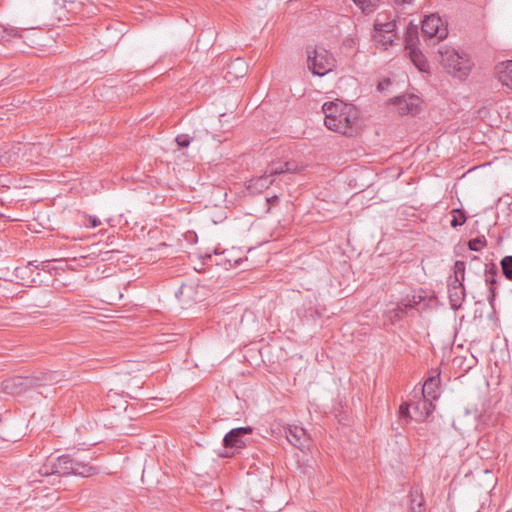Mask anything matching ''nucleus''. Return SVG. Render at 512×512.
<instances>
[{"label":"nucleus","mask_w":512,"mask_h":512,"mask_svg":"<svg viewBox=\"0 0 512 512\" xmlns=\"http://www.w3.org/2000/svg\"><path fill=\"white\" fill-rule=\"evenodd\" d=\"M322 109L325 113L324 124L329 130L343 135L352 134V126L358 117L354 106L342 102H327Z\"/></svg>","instance_id":"1"},{"label":"nucleus","mask_w":512,"mask_h":512,"mask_svg":"<svg viewBox=\"0 0 512 512\" xmlns=\"http://www.w3.org/2000/svg\"><path fill=\"white\" fill-rule=\"evenodd\" d=\"M60 381V374L56 371L35 372L30 376H14L2 382V390L9 395H21L29 390L45 385H52Z\"/></svg>","instance_id":"2"},{"label":"nucleus","mask_w":512,"mask_h":512,"mask_svg":"<svg viewBox=\"0 0 512 512\" xmlns=\"http://www.w3.org/2000/svg\"><path fill=\"white\" fill-rule=\"evenodd\" d=\"M437 54L439 63L449 74L460 79L468 76L473 66L468 54L460 53L453 47L445 44L439 46Z\"/></svg>","instance_id":"3"},{"label":"nucleus","mask_w":512,"mask_h":512,"mask_svg":"<svg viewBox=\"0 0 512 512\" xmlns=\"http://www.w3.org/2000/svg\"><path fill=\"white\" fill-rule=\"evenodd\" d=\"M307 65L314 75L324 76L333 70L335 59L333 55L323 47H308Z\"/></svg>","instance_id":"4"},{"label":"nucleus","mask_w":512,"mask_h":512,"mask_svg":"<svg viewBox=\"0 0 512 512\" xmlns=\"http://www.w3.org/2000/svg\"><path fill=\"white\" fill-rule=\"evenodd\" d=\"M423 299L424 298L421 295H407L397 302L395 307L388 309L385 312L384 317L390 324H394L402 320L404 317L409 316V312L416 308Z\"/></svg>","instance_id":"5"},{"label":"nucleus","mask_w":512,"mask_h":512,"mask_svg":"<svg viewBox=\"0 0 512 512\" xmlns=\"http://www.w3.org/2000/svg\"><path fill=\"white\" fill-rule=\"evenodd\" d=\"M73 471V458L62 455L57 458H48L38 470L40 477H51L54 475H71Z\"/></svg>","instance_id":"6"},{"label":"nucleus","mask_w":512,"mask_h":512,"mask_svg":"<svg viewBox=\"0 0 512 512\" xmlns=\"http://www.w3.org/2000/svg\"><path fill=\"white\" fill-rule=\"evenodd\" d=\"M422 32L429 38L436 37L439 40L448 35L447 27L444 26L441 18L435 14L427 16L422 22Z\"/></svg>","instance_id":"7"},{"label":"nucleus","mask_w":512,"mask_h":512,"mask_svg":"<svg viewBox=\"0 0 512 512\" xmlns=\"http://www.w3.org/2000/svg\"><path fill=\"white\" fill-rule=\"evenodd\" d=\"M252 432L251 427H239L230 430L223 439L224 449H232L234 451L242 449L245 446L243 437Z\"/></svg>","instance_id":"8"},{"label":"nucleus","mask_w":512,"mask_h":512,"mask_svg":"<svg viewBox=\"0 0 512 512\" xmlns=\"http://www.w3.org/2000/svg\"><path fill=\"white\" fill-rule=\"evenodd\" d=\"M39 269V265H34L33 262H28L26 265L16 267L14 275L19 284L23 286H31L37 281L35 274L36 276H39Z\"/></svg>","instance_id":"9"},{"label":"nucleus","mask_w":512,"mask_h":512,"mask_svg":"<svg viewBox=\"0 0 512 512\" xmlns=\"http://www.w3.org/2000/svg\"><path fill=\"white\" fill-rule=\"evenodd\" d=\"M411 30H413V32L416 33L417 28L415 27V28L408 29L409 36L406 38V50L408 51L409 57H410L411 61L413 62V64L420 71H423V72L427 71V69L429 68V65H428V62H427L425 56L423 55V53L420 50L413 47L414 40L410 34Z\"/></svg>","instance_id":"10"},{"label":"nucleus","mask_w":512,"mask_h":512,"mask_svg":"<svg viewBox=\"0 0 512 512\" xmlns=\"http://www.w3.org/2000/svg\"><path fill=\"white\" fill-rule=\"evenodd\" d=\"M420 98L416 95H404L396 97L394 104L397 105L398 110L403 115H416L419 111Z\"/></svg>","instance_id":"11"},{"label":"nucleus","mask_w":512,"mask_h":512,"mask_svg":"<svg viewBox=\"0 0 512 512\" xmlns=\"http://www.w3.org/2000/svg\"><path fill=\"white\" fill-rule=\"evenodd\" d=\"M287 440L296 448L303 451L309 446V437L302 427L293 426L289 427L286 431Z\"/></svg>","instance_id":"12"},{"label":"nucleus","mask_w":512,"mask_h":512,"mask_svg":"<svg viewBox=\"0 0 512 512\" xmlns=\"http://www.w3.org/2000/svg\"><path fill=\"white\" fill-rule=\"evenodd\" d=\"M497 274L498 271L495 265L485 269V283L488 286L490 292L488 301L491 306H493L496 297Z\"/></svg>","instance_id":"13"},{"label":"nucleus","mask_w":512,"mask_h":512,"mask_svg":"<svg viewBox=\"0 0 512 512\" xmlns=\"http://www.w3.org/2000/svg\"><path fill=\"white\" fill-rule=\"evenodd\" d=\"M449 300L452 308H459L465 298L464 284L457 285L456 283H449L448 285Z\"/></svg>","instance_id":"14"},{"label":"nucleus","mask_w":512,"mask_h":512,"mask_svg":"<svg viewBox=\"0 0 512 512\" xmlns=\"http://www.w3.org/2000/svg\"><path fill=\"white\" fill-rule=\"evenodd\" d=\"M496 73L499 81L510 88H512V60L499 63L496 66Z\"/></svg>","instance_id":"15"},{"label":"nucleus","mask_w":512,"mask_h":512,"mask_svg":"<svg viewBox=\"0 0 512 512\" xmlns=\"http://www.w3.org/2000/svg\"><path fill=\"white\" fill-rule=\"evenodd\" d=\"M298 165L294 161H286L284 163H272L268 168L267 172L270 175L277 176L284 173H294L298 171Z\"/></svg>","instance_id":"16"},{"label":"nucleus","mask_w":512,"mask_h":512,"mask_svg":"<svg viewBox=\"0 0 512 512\" xmlns=\"http://www.w3.org/2000/svg\"><path fill=\"white\" fill-rule=\"evenodd\" d=\"M98 472L97 468L84 462L73 459V471L71 475L90 477Z\"/></svg>","instance_id":"17"},{"label":"nucleus","mask_w":512,"mask_h":512,"mask_svg":"<svg viewBox=\"0 0 512 512\" xmlns=\"http://www.w3.org/2000/svg\"><path fill=\"white\" fill-rule=\"evenodd\" d=\"M272 177L273 176L266 170L263 175L250 180L249 188L255 191H262L274 183Z\"/></svg>","instance_id":"18"},{"label":"nucleus","mask_w":512,"mask_h":512,"mask_svg":"<svg viewBox=\"0 0 512 512\" xmlns=\"http://www.w3.org/2000/svg\"><path fill=\"white\" fill-rule=\"evenodd\" d=\"M382 18H385L384 15L379 14L374 22L375 32H381L386 34L396 33V24L395 21H383Z\"/></svg>","instance_id":"19"},{"label":"nucleus","mask_w":512,"mask_h":512,"mask_svg":"<svg viewBox=\"0 0 512 512\" xmlns=\"http://www.w3.org/2000/svg\"><path fill=\"white\" fill-rule=\"evenodd\" d=\"M26 30H18L15 27H7L0 24V41H11L15 38L24 39L23 32Z\"/></svg>","instance_id":"20"},{"label":"nucleus","mask_w":512,"mask_h":512,"mask_svg":"<svg viewBox=\"0 0 512 512\" xmlns=\"http://www.w3.org/2000/svg\"><path fill=\"white\" fill-rule=\"evenodd\" d=\"M438 385H439V379L437 377L428 378L423 384V388H422L423 397L425 399L426 398L436 399L437 398L436 389L438 388Z\"/></svg>","instance_id":"21"},{"label":"nucleus","mask_w":512,"mask_h":512,"mask_svg":"<svg viewBox=\"0 0 512 512\" xmlns=\"http://www.w3.org/2000/svg\"><path fill=\"white\" fill-rule=\"evenodd\" d=\"M353 2L364 14H370L377 9L381 0H353Z\"/></svg>","instance_id":"22"},{"label":"nucleus","mask_w":512,"mask_h":512,"mask_svg":"<svg viewBox=\"0 0 512 512\" xmlns=\"http://www.w3.org/2000/svg\"><path fill=\"white\" fill-rule=\"evenodd\" d=\"M454 270V279L451 283H456L457 285H461L465 279V262L457 260L453 266Z\"/></svg>","instance_id":"23"},{"label":"nucleus","mask_w":512,"mask_h":512,"mask_svg":"<svg viewBox=\"0 0 512 512\" xmlns=\"http://www.w3.org/2000/svg\"><path fill=\"white\" fill-rule=\"evenodd\" d=\"M451 214H452V220H451L450 224L453 228L462 226L467 220L466 213L461 209H458V208L452 209Z\"/></svg>","instance_id":"24"},{"label":"nucleus","mask_w":512,"mask_h":512,"mask_svg":"<svg viewBox=\"0 0 512 512\" xmlns=\"http://www.w3.org/2000/svg\"><path fill=\"white\" fill-rule=\"evenodd\" d=\"M487 245L485 236H478L468 241V248L472 251L479 252Z\"/></svg>","instance_id":"25"},{"label":"nucleus","mask_w":512,"mask_h":512,"mask_svg":"<svg viewBox=\"0 0 512 512\" xmlns=\"http://www.w3.org/2000/svg\"><path fill=\"white\" fill-rule=\"evenodd\" d=\"M500 264H501L503 275L508 280H512V256H505L501 260Z\"/></svg>","instance_id":"26"},{"label":"nucleus","mask_w":512,"mask_h":512,"mask_svg":"<svg viewBox=\"0 0 512 512\" xmlns=\"http://www.w3.org/2000/svg\"><path fill=\"white\" fill-rule=\"evenodd\" d=\"M396 37V33L386 34L381 32H375L374 38L376 41L380 42L383 46L392 45L394 39Z\"/></svg>","instance_id":"27"},{"label":"nucleus","mask_w":512,"mask_h":512,"mask_svg":"<svg viewBox=\"0 0 512 512\" xmlns=\"http://www.w3.org/2000/svg\"><path fill=\"white\" fill-rule=\"evenodd\" d=\"M192 138L187 134H180L175 141L180 148H186L190 145Z\"/></svg>","instance_id":"28"},{"label":"nucleus","mask_w":512,"mask_h":512,"mask_svg":"<svg viewBox=\"0 0 512 512\" xmlns=\"http://www.w3.org/2000/svg\"><path fill=\"white\" fill-rule=\"evenodd\" d=\"M409 407L410 405L408 404H402L400 405L399 407V413L402 417H405V418H411L410 417V414H409Z\"/></svg>","instance_id":"29"},{"label":"nucleus","mask_w":512,"mask_h":512,"mask_svg":"<svg viewBox=\"0 0 512 512\" xmlns=\"http://www.w3.org/2000/svg\"><path fill=\"white\" fill-rule=\"evenodd\" d=\"M230 68H240V72H245V63L241 59H236L230 66Z\"/></svg>","instance_id":"30"},{"label":"nucleus","mask_w":512,"mask_h":512,"mask_svg":"<svg viewBox=\"0 0 512 512\" xmlns=\"http://www.w3.org/2000/svg\"><path fill=\"white\" fill-rule=\"evenodd\" d=\"M89 224L92 226V227H97L101 224L100 220L96 217H89V220H88Z\"/></svg>","instance_id":"31"},{"label":"nucleus","mask_w":512,"mask_h":512,"mask_svg":"<svg viewBox=\"0 0 512 512\" xmlns=\"http://www.w3.org/2000/svg\"><path fill=\"white\" fill-rule=\"evenodd\" d=\"M191 287L190 286H181L179 291L176 293L177 297H180L181 295H183L185 293L186 290H190Z\"/></svg>","instance_id":"32"},{"label":"nucleus","mask_w":512,"mask_h":512,"mask_svg":"<svg viewBox=\"0 0 512 512\" xmlns=\"http://www.w3.org/2000/svg\"><path fill=\"white\" fill-rule=\"evenodd\" d=\"M396 5L411 4L413 0H393Z\"/></svg>","instance_id":"33"},{"label":"nucleus","mask_w":512,"mask_h":512,"mask_svg":"<svg viewBox=\"0 0 512 512\" xmlns=\"http://www.w3.org/2000/svg\"><path fill=\"white\" fill-rule=\"evenodd\" d=\"M390 84L389 80H384L378 84V89L383 90L385 89V86H388Z\"/></svg>","instance_id":"34"},{"label":"nucleus","mask_w":512,"mask_h":512,"mask_svg":"<svg viewBox=\"0 0 512 512\" xmlns=\"http://www.w3.org/2000/svg\"><path fill=\"white\" fill-rule=\"evenodd\" d=\"M267 201L270 203V204H275L277 201H278V197L276 195L270 197L267 199Z\"/></svg>","instance_id":"35"},{"label":"nucleus","mask_w":512,"mask_h":512,"mask_svg":"<svg viewBox=\"0 0 512 512\" xmlns=\"http://www.w3.org/2000/svg\"><path fill=\"white\" fill-rule=\"evenodd\" d=\"M41 269L49 271V264H46V262H41Z\"/></svg>","instance_id":"36"},{"label":"nucleus","mask_w":512,"mask_h":512,"mask_svg":"<svg viewBox=\"0 0 512 512\" xmlns=\"http://www.w3.org/2000/svg\"><path fill=\"white\" fill-rule=\"evenodd\" d=\"M233 454H234V451H232L231 453H229V452L220 453L219 455L221 457H231Z\"/></svg>","instance_id":"37"},{"label":"nucleus","mask_w":512,"mask_h":512,"mask_svg":"<svg viewBox=\"0 0 512 512\" xmlns=\"http://www.w3.org/2000/svg\"><path fill=\"white\" fill-rule=\"evenodd\" d=\"M427 405L431 406V402L427 403V401H424L423 406L425 409H427Z\"/></svg>","instance_id":"38"},{"label":"nucleus","mask_w":512,"mask_h":512,"mask_svg":"<svg viewBox=\"0 0 512 512\" xmlns=\"http://www.w3.org/2000/svg\"><path fill=\"white\" fill-rule=\"evenodd\" d=\"M418 508H419L418 512H422L421 511V504H418Z\"/></svg>","instance_id":"39"},{"label":"nucleus","mask_w":512,"mask_h":512,"mask_svg":"<svg viewBox=\"0 0 512 512\" xmlns=\"http://www.w3.org/2000/svg\"><path fill=\"white\" fill-rule=\"evenodd\" d=\"M33 481H34V482H37V481H40V482H41L42 480H41V479H37V478H35Z\"/></svg>","instance_id":"40"},{"label":"nucleus","mask_w":512,"mask_h":512,"mask_svg":"<svg viewBox=\"0 0 512 512\" xmlns=\"http://www.w3.org/2000/svg\"><path fill=\"white\" fill-rule=\"evenodd\" d=\"M412 512H417L414 507L411 508Z\"/></svg>","instance_id":"41"}]
</instances>
